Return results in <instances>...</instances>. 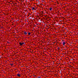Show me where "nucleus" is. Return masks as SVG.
<instances>
[{"instance_id":"1","label":"nucleus","mask_w":78,"mask_h":78,"mask_svg":"<svg viewBox=\"0 0 78 78\" xmlns=\"http://www.w3.org/2000/svg\"><path fill=\"white\" fill-rule=\"evenodd\" d=\"M23 34H24V35H25L26 36H27V34H28V32L24 31Z\"/></svg>"},{"instance_id":"2","label":"nucleus","mask_w":78,"mask_h":78,"mask_svg":"<svg viewBox=\"0 0 78 78\" xmlns=\"http://www.w3.org/2000/svg\"><path fill=\"white\" fill-rule=\"evenodd\" d=\"M20 45H22L23 44H25V43L23 42V43H21V42H20L19 43Z\"/></svg>"},{"instance_id":"3","label":"nucleus","mask_w":78,"mask_h":78,"mask_svg":"<svg viewBox=\"0 0 78 78\" xmlns=\"http://www.w3.org/2000/svg\"><path fill=\"white\" fill-rule=\"evenodd\" d=\"M16 75L17 76H19V77L20 76V74H17Z\"/></svg>"},{"instance_id":"4","label":"nucleus","mask_w":78,"mask_h":78,"mask_svg":"<svg viewBox=\"0 0 78 78\" xmlns=\"http://www.w3.org/2000/svg\"><path fill=\"white\" fill-rule=\"evenodd\" d=\"M36 9H35V8L34 7H32V10H35Z\"/></svg>"},{"instance_id":"5","label":"nucleus","mask_w":78,"mask_h":78,"mask_svg":"<svg viewBox=\"0 0 78 78\" xmlns=\"http://www.w3.org/2000/svg\"><path fill=\"white\" fill-rule=\"evenodd\" d=\"M28 36H30V34H31V33L29 32H28Z\"/></svg>"},{"instance_id":"6","label":"nucleus","mask_w":78,"mask_h":78,"mask_svg":"<svg viewBox=\"0 0 78 78\" xmlns=\"http://www.w3.org/2000/svg\"><path fill=\"white\" fill-rule=\"evenodd\" d=\"M65 44H66V42H63V45H65Z\"/></svg>"},{"instance_id":"7","label":"nucleus","mask_w":78,"mask_h":78,"mask_svg":"<svg viewBox=\"0 0 78 78\" xmlns=\"http://www.w3.org/2000/svg\"><path fill=\"white\" fill-rule=\"evenodd\" d=\"M9 66H12V67H13V64L12 63L9 64Z\"/></svg>"},{"instance_id":"8","label":"nucleus","mask_w":78,"mask_h":78,"mask_svg":"<svg viewBox=\"0 0 78 78\" xmlns=\"http://www.w3.org/2000/svg\"><path fill=\"white\" fill-rule=\"evenodd\" d=\"M52 9V8L50 7V8L49 9L50 10V11H51V9Z\"/></svg>"},{"instance_id":"9","label":"nucleus","mask_w":78,"mask_h":78,"mask_svg":"<svg viewBox=\"0 0 78 78\" xmlns=\"http://www.w3.org/2000/svg\"><path fill=\"white\" fill-rule=\"evenodd\" d=\"M29 7H30V9H32V8H33V7L31 6H29Z\"/></svg>"},{"instance_id":"10","label":"nucleus","mask_w":78,"mask_h":78,"mask_svg":"<svg viewBox=\"0 0 78 78\" xmlns=\"http://www.w3.org/2000/svg\"><path fill=\"white\" fill-rule=\"evenodd\" d=\"M57 50H60V48H59V47H58L57 48Z\"/></svg>"},{"instance_id":"11","label":"nucleus","mask_w":78,"mask_h":78,"mask_svg":"<svg viewBox=\"0 0 78 78\" xmlns=\"http://www.w3.org/2000/svg\"><path fill=\"white\" fill-rule=\"evenodd\" d=\"M28 9H29V11H31V9H30V8H28Z\"/></svg>"},{"instance_id":"12","label":"nucleus","mask_w":78,"mask_h":78,"mask_svg":"<svg viewBox=\"0 0 78 78\" xmlns=\"http://www.w3.org/2000/svg\"><path fill=\"white\" fill-rule=\"evenodd\" d=\"M15 2H18V1L17 0H15Z\"/></svg>"},{"instance_id":"13","label":"nucleus","mask_w":78,"mask_h":78,"mask_svg":"<svg viewBox=\"0 0 78 78\" xmlns=\"http://www.w3.org/2000/svg\"><path fill=\"white\" fill-rule=\"evenodd\" d=\"M37 78H41V76H39V77H37Z\"/></svg>"},{"instance_id":"14","label":"nucleus","mask_w":78,"mask_h":78,"mask_svg":"<svg viewBox=\"0 0 78 78\" xmlns=\"http://www.w3.org/2000/svg\"><path fill=\"white\" fill-rule=\"evenodd\" d=\"M55 43H56V42H53V43L54 44H55Z\"/></svg>"},{"instance_id":"15","label":"nucleus","mask_w":78,"mask_h":78,"mask_svg":"<svg viewBox=\"0 0 78 78\" xmlns=\"http://www.w3.org/2000/svg\"><path fill=\"white\" fill-rule=\"evenodd\" d=\"M7 43H9H9H10V42L8 41L7 42Z\"/></svg>"},{"instance_id":"16","label":"nucleus","mask_w":78,"mask_h":78,"mask_svg":"<svg viewBox=\"0 0 78 78\" xmlns=\"http://www.w3.org/2000/svg\"><path fill=\"white\" fill-rule=\"evenodd\" d=\"M57 44H58V43L57 42L56 43V45H57Z\"/></svg>"},{"instance_id":"17","label":"nucleus","mask_w":78,"mask_h":78,"mask_svg":"<svg viewBox=\"0 0 78 78\" xmlns=\"http://www.w3.org/2000/svg\"><path fill=\"white\" fill-rule=\"evenodd\" d=\"M15 4H16H16H17V3L15 2Z\"/></svg>"},{"instance_id":"18","label":"nucleus","mask_w":78,"mask_h":78,"mask_svg":"<svg viewBox=\"0 0 78 78\" xmlns=\"http://www.w3.org/2000/svg\"><path fill=\"white\" fill-rule=\"evenodd\" d=\"M69 43H70V44H71V42H69Z\"/></svg>"},{"instance_id":"19","label":"nucleus","mask_w":78,"mask_h":78,"mask_svg":"<svg viewBox=\"0 0 78 78\" xmlns=\"http://www.w3.org/2000/svg\"><path fill=\"white\" fill-rule=\"evenodd\" d=\"M47 16V15H46L45 16Z\"/></svg>"},{"instance_id":"20","label":"nucleus","mask_w":78,"mask_h":78,"mask_svg":"<svg viewBox=\"0 0 78 78\" xmlns=\"http://www.w3.org/2000/svg\"><path fill=\"white\" fill-rule=\"evenodd\" d=\"M64 7V8L65 7Z\"/></svg>"},{"instance_id":"21","label":"nucleus","mask_w":78,"mask_h":78,"mask_svg":"<svg viewBox=\"0 0 78 78\" xmlns=\"http://www.w3.org/2000/svg\"><path fill=\"white\" fill-rule=\"evenodd\" d=\"M0 56H1V55H0Z\"/></svg>"},{"instance_id":"22","label":"nucleus","mask_w":78,"mask_h":78,"mask_svg":"<svg viewBox=\"0 0 78 78\" xmlns=\"http://www.w3.org/2000/svg\"><path fill=\"white\" fill-rule=\"evenodd\" d=\"M28 16H29V15H28Z\"/></svg>"}]
</instances>
